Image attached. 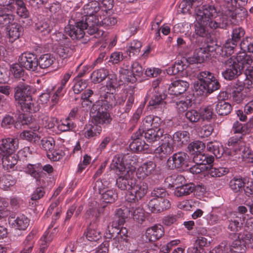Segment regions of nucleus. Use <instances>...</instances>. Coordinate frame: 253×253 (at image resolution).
Returning a JSON list of instances; mask_svg holds the SVG:
<instances>
[{
  "label": "nucleus",
  "instance_id": "nucleus-1",
  "mask_svg": "<svg viewBox=\"0 0 253 253\" xmlns=\"http://www.w3.org/2000/svg\"><path fill=\"white\" fill-rule=\"evenodd\" d=\"M116 181L117 187L122 191H128L126 200L129 203H136L142 199L147 192L148 186L144 182L137 184L133 173L127 170L120 173Z\"/></svg>",
  "mask_w": 253,
  "mask_h": 253
},
{
  "label": "nucleus",
  "instance_id": "nucleus-2",
  "mask_svg": "<svg viewBox=\"0 0 253 253\" xmlns=\"http://www.w3.org/2000/svg\"><path fill=\"white\" fill-rule=\"evenodd\" d=\"M197 79L198 81L194 84V87L198 95L207 96L220 87L213 74L209 71L200 72L197 74Z\"/></svg>",
  "mask_w": 253,
  "mask_h": 253
},
{
  "label": "nucleus",
  "instance_id": "nucleus-3",
  "mask_svg": "<svg viewBox=\"0 0 253 253\" xmlns=\"http://www.w3.org/2000/svg\"><path fill=\"white\" fill-rule=\"evenodd\" d=\"M217 11L213 5L205 4L202 6L197 14L196 19L201 21L203 23L209 24V26L212 29H225L227 23L220 19L216 18Z\"/></svg>",
  "mask_w": 253,
  "mask_h": 253
},
{
  "label": "nucleus",
  "instance_id": "nucleus-4",
  "mask_svg": "<svg viewBox=\"0 0 253 253\" xmlns=\"http://www.w3.org/2000/svg\"><path fill=\"white\" fill-rule=\"evenodd\" d=\"M85 24L88 26L87 33L93 35L97 32L96 24L99 22V17L103 16L101 12V5L97 0L91 1L84 5L83 8Z\"/></svg>",
  "mask_w": 253,
  "mask_h": 253
},
{
  "label": "nucleus",
  "instance_id": "nucleus-5",
  "mask_svg": "<svg viewBox=\"0 0 253 253\" xmlns=\"http://www.w3.org/2000/svg\"><path fill=\"white\" fill-rule=\"evenodd\" d=\"M80 12H77L75 15H72L71 19L69 20L68 25L64 28L65 34L73 40H78L82 39L84 35V30L87 33L88 26L84 22V17Z\"/></svg>",
  "mask_w": 253,
  "mask_h": 253
},
{
  "label": "nucleus",
  "instance_id": "nucleus-6",
  "mask_svg": "<svg viewBox=\"0 0 253 253\" xmlns=\"http://www.w3.org/2000/svg\"><path fill=\"white\" fill-rule=\"evenodd\" d=\"M245 31L241 27H237L233 29L231 38L226 40L222 46H218L215 48L216 53L222 57H228L234 53L235 48L245 35Z\"/></svg>",
  "mask_w": 253,
  "mask_h": 253
},
{
  "label": "nucleus",
  "instance_id": "nucleus-7",
  "mask_svg": "<svg viewBox=\"0 0 253 253\" xmlns=\"http://www.w3.org/2000/svg\"><path fill=\"white\" fill-rule=\"evenodd\" d=\"M120 72L125 76L124 79L126 82L134 83L136 81L137 77L142 76L143 69L138 62H134L130 66L124 64Z\"/></svg>",
  "mask_w": 253,
  "mask_h": 253
},
{
  "label": "nucleus",
  "instance_id": "nucleus-8",
  "mask_svg": "<svg viewBox=\"0 0 253 253\" xmlns=\"http://www.w3.org/2000/svg\"><path fill=\"white\" fill-rule=\"evenodd\" d=\"M108 110H104V108L97 105H92L90 113L92 114V122L96 125L99 124L104 126L110 124L112 119Z\"/></svg>",
  "mask_w": 253,
  "mask_h": 253
},
{
  "label": "nucleus",
  "instance_id": "nucleus-9",
  "mask_svg": "<svg viewBox=\"0 0 253 253\" xmlns=\"http://www.w3.org/2000/svg\"><path fill=\"white\" fill-rule=\"evenodd\" d=\"M174 150L172 136L168 134L164 135L163 142L154 150V154L161 159L167 158Z\"/></svg>",
  "mask_w": 253,
  "mask_h": 253
},
{
  "label": "nucleus",
  "instance_id": "nucleus-10",
  "mask_svg": "<svg viewBox=\"0 0 253 253\" xmlns=\"http://www.w3.org/2000/svg\"><path fill=\"white\" fill-rule=\"evenodd\" d=\"M224 70L222 72L223 78L231 81L237 78L241 73L240 66L234 61L232 57L225 60L224 63Z\"/></svg>",
  "mask_w": 253,
  "mask_h": 253
},
{
  "label": "nucleus",
  "instance_id": "nucleus-11",
  "mask_svg": "<svg viewBox=\"0 0 253 253\" xmlns=\"http://www.w3.org/2000/svg\"><path fill=\"white\" fill-rule=\"evenodd\" d=\"M246 88L245 82H242L239 80L233 83L231 85L230 95L232 100L237 104L242 102L245 98L246 94L244 89Z\"/></svg>",
  "mask_w": 253,
  "mask_h": 253
},
{
  "label": "nucleus",
  "instance_id": "nucleus-12",
  "mask_svg": "<svg viewBox=\"0 0 253 253\" xmlns=\"http://www.w3.org/2000/svg\"><path fill=\"white\" fill-rule=\"evenodd\" d=\"M103 183L101 180H97L95 183L94 189H98V192L101 195V199L106 203H113L118 198V193L116 189H107L102 188Z\"/></svg>",
  "mask_w": 253,
  "mask_h": 253
},
{
  "label": "nucleus",
  "instance_id": "nucleus-13",
  "mask_svg": "<svg viewBox=\"0 0 253 253\" xmlns=\"http://www.w3.org/2000/svg\"><path fill=\"white\" fill-rule=\"evenodd\" d=\"M148 208L151 212L160 213L169 209L171 207L169 201L166 198L152 199L147 205Z\"/></svg>",
  "mask_w": 253,
  "mask_h": 253
},
{
  "label": "nucleus",
  "instance_id": "nucleus-14",
  "mask_svg": "<svg viewBox=\"0 0 253 253\" xmlns=\"http://www.w3.org/2000/svg\"><path fill=\"white\" fill-rule=\"evenodd\" d=\"M188 160V155L183 152H178L173 154L167 160L169 169H173L180 168L186 164Z\"/></svg>",
  "mask_w": 253,
  "mask_h": 253
},
{
  "label": "nucleus",
  "instance_id": "nucleus-15",
  "mask_svg": "<svg viewBox=\"0 0 253 253\" xmlns=\"http://www.w3.org/2000/svg\"><path fill=\"white\" fill-rule=\"evenodd\" d=\"M38 59L35 54L31 53H25L19 58V63L26 69L35 71L38 69Z\"/></svg>",
  "mask_w": 253,
  "mask_h": 253
},
{
  "label": "nucleus",
  "instance_id": "nucleus-16",
  "mask_svg": "<svg viewBox=\"0 0 253 253\" xmlns=\"http://www.w3.org/2000/svg\"><path fill=\"white\" fill-rule=\"evenodd\" d=\"M143 130H138L131 136L132 141L130 143L129 148L133 151L140 152L149 148V145L142 140L140 137H143Z\"/></svg>",
  "mask_w": 253,
  "mask_h": 253
},
{
  "label": "nucleus",
  "instance_id": "nucleus-17",
  "mask_svg": "<svg viewBox=\"0 0 253 253\" xmlns=\"http://www.w3.org/2000/svg\"><path fill=\"white\" fill-rule=\"evenodd\" d=\"M94 105H96L104 108V110H108L113 105H116V98L113 93L106 91L104 88V92H101L99 99L96 101Z\"/></svg>",
  "mask_w": 253,
  "mask_h": 253
},
{
  "label": "nucleus",
  "instance_id": "nucleus-18",
  "mask_svg": "<svg viewBox=\"0 0 253 253\" xmlns=\"http://www.w3.org/2000/svg\"><path fill=\"white\" fill-rule=\"evenodd\" d=\"M228 98L227 93L220 92L218 96V101L215 105V111L220 116H226L231 111L232 107L230 103L225 102V100Z\"/></svg>",
  "mask_w": 253,
  "mask_h": 253
},
{
  "label": "nucleus",
  "instance_id": "nucleus-19",
  "mask_svg": "<svg viewBox=\"0 0 253 253\" xmlns=\"http://www.w3.org/2000/svg\"><path fill=\"white\" fill-rule=\"evenodd\" d=\"M210 56L209 47L196 46L193 56L188 57L187 61L189 64L201 63L209 59Z\"/></svg>",
  "mask_w": 253,
  "mask_h": 253
},
{
  "label": "nucleus",
  "instance_id": "nucleus-20",
  "mask_svg": "<svg viewBox=\"0 0 253 253\" xmlns=\"http://www.w3.org/2000/svg\"><path fill=\"white\" fill-rule=\"evenodd\" d=\"M189 87L188 82L177 80L172 82L168 88V93L170 95L178 96L184 93Z\"/></svg>",
  "mask_w": 253,
  "mask_h": 253
},
{
  "label": "nucleus",
  "instance_id": "nucleus-21",
  "mask_svg": "<svg viewBox=\"0 0 253 253\" xmlns=\"http://www.w3.org/2000/svg\"><path fill=\"white\" fill-rule=\"evenodd\" d=\"M164 235V228L160 224H156L148 228L145 232L146 238L150 242H155Z\"/></svg>",
  "mask_w": 253,
  "mask_h": 253
},
{
  "label": "nucleus",
  "instance_id": "nucleus-22",
  "mask_svg": "<svg viewBox=\"0 0 253 253\" xmlns=\"http://www.w3.org/2000/svg\"><path fill=\"white\" fill-rule=\"evenodd\" d=\"M15 90L14 97L19 104L29 97H31L30 86L27 84H19L15 87Z\"/></svg>",
  "mask_w": 253,
  "mask_h": 253
},
{
  "label": "nucleus",
  "instance_id": "nucleus-23",
  "mask_svg": "<svg viewBox=\"0 0 253 253\" xmlns=\"http://www.w3.org/2000/svg\"><path fill=\"white\" fill-rule=\"evenodd\" d=\"M156 173V164L152 161L144 163L140 166L137 170V174L139 175L140 177L143 178L151 174Z\"/></svg>",
  "mask_w": 253,
  "mask_h": 253
},
{
  "label": "nucleus",
  "instance_id": "nucleus-24",
  "mask_svg": "<svg viewBox=\"0 0 253 253\" xmlns=\"http://www.w3.org/2000/svg\"><path fill=\"white\" fill-rule=\"evenodd\" d=\"M18 147V140L13 138L2 139L1 144V153L2 154H12Z\"/></svg>",
  "mask_w": 253,
  "mask_h": 253
},
{
  "label": "nucleus",
  "instance_id": "nucleus-25",
  "mask_svg": "<svg viewBox=\"0 0 253 253\" xmlns=\"http://www.w3.org/2000/svg\"><path fill=\"white\" fill-rule=\"evenodd\" d=\"M246 180V178L241 176H234L229 182V188L234 193L240 194L244 189Z\"/></svg>",
  "mask_w": 253,
  "mask_h": 253
},
{
  "label": "nucleus",
  "instance_id": "nucleus-26",
  "mask_svg": "<svg viewBox=\"0 0 253 253\" xmlns=\"http://www.w3.org/2000/svg\"><path fill=\"white\" fill-rule=\"evenodd\" d=\"M164 131L163 129L159 128L156 130L152 128L145 130L143 133V136L147 142L152 144L159 141L164 135Z\"/></svg>",
  "mask_w": 253,
  "mask_h": 253
},
{
  "label": "nucleus",
  "instance_id": "nucleus-27",
  "mask_svg": "<svg viewBox=\"0 0 253 253\" xmlns=\"http://www.w3.org/2000/svg\"><path fill=\"white\" fill-rule=\"evenodd\" d=\"M173 143L178 147L186 145L190 142V133L185 130H179L175 132L172 137Z\"/></svg>",
  "mask_w": 253,
  "mask_h": 253
},
{
  "label": "nucleus",
  "instance_id": "nucleus-28",
  "mask_svg": "<svg viewBox=\"0 0 253 253\" xmlns=\"http://www.w3.org/2000/svg\"><path fill=\"white\" fill-rule=\"evenodd\" d=\"M24 171L35 178L37 184H41V177L42 174L41 164H29L24 168Z\"/></svg>",
  "mask_w": 253,
  "mask_h": 253
},
{
  "label": "nucleus",
  "instance_id": "nucleus-29",
  "mask_svg": "<svg viewBox=\"0 0 253 253\" xmlns=\"http://www.w3.org/2000/svg\"><path fill=\"white\" fill-rule=\"evenodd\" d=\"M219 29H212L209 26V24L203 23L201 21H197L195 25V34L200 37H206L211 32H217Z\"/></svg>",
  "mask_w": 253,
  "mask_h": 253
},
{
  "label": "nucleus",
  "instance_id": "nucleus-30",
  "mask_svg": "<svg viewBox=\"0 0 253 253\" xmlns=\"http://www.w3.org/2000/svg\"><path fill=\"white\" fill-rule=\"evenodd\" d=\"M53 24L49 19H44L35 24V30L39 34L43 36L48 35L52 30Z\"/></svg>",
  "mask_w": 253,
  "mask_h": 253
},
{
  "label": "nucleus",
  "instance_id": "nucleus-31",
  "mask_svg": "<svg viewBox=\"0 0 253 253\" xmlns=\"http://www.w3.org/2000/svg\"><path fill=\"white\" fill-rule=\"evenodd\" d=\"M21 109L24 111L31 113H35L40 110V106L38 102L33 99L32 97L25 100L19 104Z\"/></svg>",
  "mask_w": 253,
  "mask_h": 253
},
{
  "label": "nucleus",
  "instance_id": "nucleus-32",
  "mask_svg": "<svg viewBox=\"0 0 253 253\" xmlns=\"http://www.w3.org/2000/svg\"><path fill=\"white\" fill-rule=\"evenodd\" d=\"M22 28L16 23L11 24L8 27L5 28L6 36L9 42H13L18 39L22 34Z\"/></svg>",
  "mask_w": 253,
  "mask_h": 253
},
{
  "label": "nucleus",
  "instance_id": "nucleus-33",
  "mask_svg": "<svg viewBox=\"0 0 253 253\" xmlns=\"http://www.w3.org/2000/svg\"><path fill=\"white\" fill-rule=\"evenodd\" d=\"M193 161L195 164L206 166L210 165L214 161V157L212 155L203 154L201 152L193 154Z\"/></svg>",
  "mask_w": 253,
  "mask_h": 253
},
{
  "label": "nucleus",
  "instance_id": "nucleus-34",
  "mask_svg": "<svg viewBox=\"0 0 253 253\" xmlns=\"http://www.w3.org/2000/svg\"><path fill=\"white\" fill-rule=\"evenodd\" d=\"M237 0H227L225 5L224 14L232 19H236L237 15L239 14V10L237 8Z\"/></svg>",
  "mask_w": 253,
  "mask_h": 253
},
{
  "label": "nucleus",
  "instance_id": "nucleus-35",
  "mask_svg": "<svg viewBox=\"0 0 253 253\" xmlns=\"http://www.w3.org/2000/svg\"><path fill=\"white\" fill-rule=\"evenodd\" d=\"M195 189V185L193 183H186L181 184L175 188L174 194L176 197H182L189 195Z\"/></svg>",
  "mask_w": 253,
  "mask_h": 253
},
{
  "label": "nucleus",
  "instance_id": "nucleus-36",
  "mask_svg": "<svg viewBox=\"0 0 253 253\" xmlns=\"http://www.w3.org/2000/svg\"><path fill=\"white\" fill-rule=\"evenodd\" d=\"M245 217L243 215L236 216L229 220L227 228L233 233L240 231L243 227Z\"/></svg>",
  "mask_w": 253,
  "mask_h": 253
},
{
  "label": "nucleus",
  "instance_id": "nucleus-37",
  "mask_svg": "<svg viewBox=\"0 0 253 253\" xmlns=\"http://www.w3.org/2000/svg\"><path fill=\"white\" fill-rule=\"evenodd\" d=\"M207 239L206 238L198 237L194 245L189 248L187 252L188 253H206L207 252L204 248L207 246Z\"/></svg>",
  "mask_w": 253,
  "mask_h": 253
},
{
  "label": "nucleus",
  "instance_id": "nucleus-38",
  "mask_svg": "<svg viewBox=\"0 0 253 253\" xmlns=\"http://www.w3.org/2000/svg\"><path fill=\"white\" fill-rule=\"evenodd\" d=\"M111 168L112 169L116 170L117 174L127 171L124 164L123 154H117L114 157Z\"/></svg>",
  "mask_w": 253,
  "mask_h": 253
},
{
  "label": "nucleus",
  "instance_id": "nucleus-39",
  "mask_svg": "<svg viewBox=\"0 0 253 253\" xmlns=\"http://www.w3.org/2000/svg\"><path fill=\"white\" fill-rule=\"evenodd\" d=\"M186 182L185 177L181 174H173L165 178V182L168 187H178Z\"/></svg>",
  "mask_w": 253,
  "mask_h": 253
},
{
  "label": "nucleus",
  "instance_id": "nucleus-40",
  "mask_svg": "<svg viewBox=\"0 0 253 253\" xmlns=\"http://www.w3.org/2000/svg\"><path fill=\"white\" fill-rule=\"evenodd\" d=\"M163 91L164 90L152 92L151 90H149L147 93V97H149L151 98L149 102L150 106H155L159 105L163 100L166 98L167 95L163 92Z\"/></svg>",
  "mask_w": 253,
  "mask_h": 253
},
{
  "label": "nucleus",
  "instance_id": "nucleus-41",
  "mask_svg": "<svg viewBox=\"0 0 253 253\" xmlns=\"http://www.w3.org/2000/svg\"><path fill=\"white\" fill-rule=\"evenodd\" d=\"M244 137L243 134H238L231 137L228 140L227 145L231 147L235 151L241 150L244 146Z\"/></svg>",
  "mask_w": 253,
  "mask_h": 253
},
{
  "label": "nucleus",
  "instance_id": "nucleus-42",
  "mask_svg": "<svg viewBox=\"0 0 253 253\" xmlns=\"http://www.w3.org/2000/svg\"><path fill=\"white\" fill-rule=\"evenodd\" d=\"M244 53L238 55L236 58L234 59V61L239 65L240 70H243L245 66H250L253 62V59L251 55H248Z\"/></svg>",
  "mask_w": 253,
  "mask_h": 253
},
{
  "label": "nucleus",
  "instance_id": "nucleus-43",
  "mask_svg": "<svg viewBox=\"0 0 253 253\" xmlns=\"http://www.w3.org/2000/svg\"><path fill=\"white\" fill-rule=\"evenodd\" d=\"M86 239L91 242H97L101 239V234L100 231L97 229L95 224H91L88 226L85 233Z\"/></svg>",
  "mask_w": 253,
  "mask_h": 253
},
{
  "label": "nucleus",
  "instance_id": "nucleus-44",
  "mask_svg": "<svg viewBox=\"0 0 253 253\" xmlns=\"http://www.w3.org/2000/svg\"><path fill=\"white\" fill-rule=\"evenodd\" d=\"M101 131L102 127L100 126L95 124L94 125L89 124L86 125L84 134L86 138L90 139L99 136Z\"/></svg>",
  "mask_w": 253,
  "mask_h": 253
},
{
  "label": "nucleus",
  "instance_id": "nucleus-45",
  "mask_svg": "<svg viewBox=\"0 0 253 253\" xmlns=\"http://www.w3.org/2000/svg\"><path fill=\"white\" fill-rule=\"evenodd\" d=\"M207 149L212 153L216 158H220L224 153L222 146L218 142H209L207 144Z\"/></svg>",
  "mask_w": 253,
  "mask_h": 253
},
{
  "label": "nucleus",
  "instance_id": "nucleus-46",
  "mask_svg": "<svg viewBox=\"0 0 253 253\" xmlns=\"http://www.w3.org/2000/svg\"><path fill=\"white\" fill-rule=\"evenodd\" d=\"M130 216H132L133 220L138 223V224L142 225L145 221V217L144 210L142 208L137 207L134 208L131 207Z\"/></svg>",
  "mask_w": 253,
  "mask_h": 253
},
{
  "label": "nucleus",
  "instance_id": "nucleus-47",
  "mask_svg": "<svg viewBox=\"0 0 253 253\" xmlns=\"http://www.w3.org/2000/svg\"><path fill=\"white\" fill-rule=\"evenodd\" d=\"M29 219L24 214H20L12 223V226L18 230H24L29 225Z\"/></svg>",
  "mask_w": 253,
  "mask_h": 253
},
{
  "label": "nucleus",
  "instance_id": "nucleus-48",
  "mask_svg": "<svg viewBox=\"0 0 253 253\" xmlns=\"http://www.w3.org/2000/svg\"><path fill=\"white\" fill-rule=\"evenodd\" d=\"M38 61V66L42 69H46L53 63L55 58L51 54L46 53L41 55Z\"/></svg>",
  "mask_w": 253,
  "mask_h": 253
},
{
  "label": "nucleus",
  "instance_id": "nucleus-49",
  "mask_svg": "<svg viewBox=\"0 0 253 253\" xmlns=\"http://www.w3.org/2000/svg\"><path fill=\"white\" fill-rule=\"evenodd\" d=\"M74 46L70 42L64 45H60L57 48V52L59 56L63 58L70 57L74 52Z\"/></svg>",
  "mask_w": 253,
  "mask_h": 253
},
{
  "label": "nucleus",
  "instance_id": "nucleus-50",
  "mask_svg": "<svg viewBox=\"0 0 253 253\" xmlns=\"http://www.w3.org/2000/svg\"><path fill=\"white\" fill-rule=\"evenodd\" d=\"M1 156H2V163L4 169H12L17 163L16 157L12 154H4L1 153Z\"/></svg>",
  "mask_w": 253,
  "mask_h": 253
},
{
  "label": "nucleus",
  "instance_id": "nucleus-51",
  "mask_svg": "<svg viewBox=\"0 0 253 253\" xmlns=\"http://www.w3.org/2000/svg\"><path fill=\"white\" fill-rule=\"evenodd\" d=\"M104 17L101 16V19L99 17V22L96 24L97 31L99 26L109 29L111 26L115 25L117 22V18L115 17L111 16Z\"/></svg>",
  "mask_w": 253,
  "mask_h": 253
},
{
  "label": "nucleus",
  "instance_id": "nucleus-52",
  "mask_svg": "<svg viewBox=\"0 0 253 253\" xmlns=\"http://www.w3.org/2000/svg\"><path fill=\"white\" fill-rule=\"evenodd\" d=\"M141 46L142 43L140 41L133 40L129 43L128 46H126V52L128 55L130 57L138 54L140 51Z\"/></svg>",
  "mask_w": 253,
  "mask_h": 253
},
{
  "label": "nucleus",
  "instance_id": "nucleus-53",
  "mask_svg": "<svg viewBox=\"0 0 253 253\" xmlns=\"http://www.w3.org/2000/svg\"><path fill=\"white\" fill-rule=\"evenodd\" d=\"M108 76V71L104 68L95 70L91 74V79L94 83H99L103 81Z\"/></svg>",
  "mask_w": 253,
  "mask_h": 253
},
{
  "label": "nucleus",
  "instance_id": "nucleus-54",
  "mask_svg": "<svg viewBox=\"0 0 253 253\" xmlns=\"http://www.w3.org/2000/svg\"><path fill=\"white\" fill-rule=\"evenodd\" d=\"M11 12H7L6 9L1 8V26L8 27L11 24H14V16Z\"/></svg>",
  "mask_w": 253,
  "mask_h": 253
},
{
  "label": "nucleus",
  "instance_id": "nucleus-55",
  "mask_svg": "<svg viewBox=\"0 0 253 253\" xmlns=\"http://www.w3.org/2000/svg\"><path fill=\"white\" fill-rule=\"evenodd\" d=\"M35 233L32 231L26 237L23 243L24 248L21 251V253H31L34 247V242L33 239Z\"/></svg>",
  "mask_w": 253,
  "mask_h": 253
},
{
  "label": "nucleus",
  "instance_id": "nucleus-56",
  "mask_svg": "<svg viewBox=\"0 0 253 253\" xmlns=\"http://www.w3.org/2000/svg\"><path fill=\"white\" fill-rule=\"evenodd\" d=\"M246 88L250 90L253 87V66H248L245 70Z\"/></svg>",
  "mask_w": 253,
  "mask_h": 253
},
{
  "label": "nucleus",
  "instance_id": "nucleus-57",
  "mask_svg": "<svg viewBox=\"0 0 253 253\" xmlns=\"http://www.w3.org/2000/svg\"><path fill=\"white\" fill-rule=\"evenodd\" d=\"M19 137L23 140H26L34 143L38 142L40 139V136L31 130L23 131L20 133Z\"/></svg>",
  "mask_w": 253,
  "mask_h": 253
},
{
  "label": "nucleus",
  "instance_id": "nucleus-58",
  "mask_svg": "<svg viewBox=\"0 0 253 253\" xmlns=\"http://www.w3.org/2000/svg\"><path fill=\"white\" fill-rule=\"evenodd\" d=\"M18 122L23 126L29 125V127L31 128H33L34 131H36L39 129V126H33V124L34 120L31 116L27 114H21L19 115L18 117Z\"/></svg>",
  "mask_w": 253,
  "mask_h": 253
},
{
  "label": "nucleus",
  "instance_id": "nucleus-59",
  "mask_svg": "<svg viewBox=\"0 0 253 253\" xmlns=\"http://www.w3.org/2000/svg\"><path fill=\"white\" fill-rule=\"evenodd\" d=\"M199 112L203 120L210 121L214 116L213 109L211 105L201 108Z\"/></svg>",
  "mask_w": 253,
  "mask_h": 253
},
{
  "label": "nucleus",
  "instance_id": "nucleus-60",
  "mask_svg": "<svg viewBox=\"0 0 253 253\" xmlns=\"http://www.w3.org/2000/svg\"><path fill=\"white\" fill-rule=\"evenodd\" d=\"M206 169L208 171V174L212 177H220L228 173L227 169L222 167L216 168L208 166Z\"/></svg>",
  "mask_w": 253,
  "mask_h": 253
},
{
  "label": "nucleus",
  "instance_id": "nucleus-61",
  "mask_svg": "<svg viewBox=\"0 0 253 253\" xmlns=\"http://www.w3.org/2000/svg\"><path fill=\"white\" fill-rule=\"evenodd\" d=\"M186 68V65L183 63L182 61H178L175 62L171 67H169L168 70V73L169 75H176L182 72Z\"/></svg>",
  "mask_w": 253,
  "mask_h": 253
},
{
  "label": "nucleus",
  "instance_id": "nucleus-62",
  "mask_svg": "<svg viewBox=\"0 0 253 253\" xmlns=\"http://www.w3.org/2000/svg\"><path fill=\"white\" fill-rule=\"evenodd\" d=\"M134 100V96L133 94H130L126 101L125 106L122 105L119 109V112L121 114L127 115L128 112L132 108Z\"/></svg>",
  "mask_w": 253,
  "mask_h": 253
},
{
  "label": "nucleus",
  "instance_id": "nucleus-63",
  "mask_svg": "<svg viewBox=\"0 0 253 253\" xmlns=\"http://www.w3.org/2000/svg\"><path fill=\"white\" fill-rule=\"evenodd\" d=\"M182 216L181 213L178 212L176 214H169L164 217L162 222L167 226H169L176 222Z\"/></svg>",
  "mask_w": 253,
  "mask_h": 253
},
{
  "label": "nucleus",
  "instance_id": "nucleus-64",
  "mask_svg": "<svg viewBox=\"0 0 253 253\" xmlns=\"http://www.w3.org/2000/svg\"><path fill=\"white\" fill-rule=\"evenodd\" d=\"M240 48L245 52H249L253 54V38L247 37L240 43Z\"/></svg>",
  "mask_w": 253,
  "mask_h": 253
}]
</instances>
